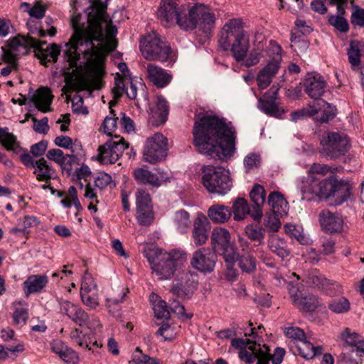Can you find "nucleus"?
Returning a JSON list of instances; mask_svg holds the SVG:
<instances>
[{
	"instance_id": "nucleus-1",
	"label": "nucleus",
	"mask_w": 364,
	"mask_h": 364,
	"mask_svg": "<svg viewBox=\"0 0 364 364\" xmlns=\"http://www.w3.org/2000/svg\"><path fill=\"white\" fill-rule=\"evenodd\" d=\"M193 129L198 151L212 159L225 161L235 150V132L230 124L215 115L196 114Z\"/></svg>"
},
{
	"instance_id": "nucleus-2",
	"label": "nucleus",
	"mask_w": 364,
	"mask_h": 364,
	"mask_svg": "<svg viewBox=\"0 0 364 364\" xmlns=\"http://www.w3.org/2000/svg\"><path fill=\"white\" fill-rule=\"evenodd\" d=\"M106 9L105 5L97 6L93 4L91 11L87 14V27H85L84 23L80 21L81 14L73 16L71 24L74 33L70 41L65 44V48L63 50L65 65L61 69L64 72L77 66L80 55H83V50H85L87 41H90L91 38L99 40L102 38V28L100 24L104 19Z\"/></svg>"
},
{
	"instance_id": "nucleus-3",
	"label": "nucleus",
	"mask_w": 364,
	"mask_h": 364,
	"mask_svg": "<svg viewBox=\"0 0 364 364\" xmlns=\"http://www.w3.org/2000/svg\"><path fill=\"white\" fill-rule=\"evenodd\" d=\"M107 10V9H105ZM102 38L99 40L91 38L85 43V50H83V59L87 71L88 77L93 82V87L99 89L101 79L105 73L104 61L106 55L117 47L114 36L117 33L116 26L108 21L106 11L104 19L100 22Z\"/></svg>"
},
{
	"instance_id": "nucleus-4",
	"label": "nucleus",
	"mask_w": 364,
	"mask_h": 364,
	"mask_svg": "<svg viewBox=\"0 0 364 364\" xmlns=\"http://www.w3.org/2000/svg\"><path fill=\"white\" fill-rule=\"evenodd\" d=\"M199 3L190 6L174 0H162L158 10V18L165 27L178 25L183 31H193L198 26Z\"/></svg>"
},
{
	"instance_id": "nucleus-5",
	"label": "nucleus",
	"mask_w": 364,
	"mask_h": 364,
	"mask_svg": "<svg viewBox=\"0 0 364 364\" xmlns=\"http://www.w3.org/2000/svg\"><path fill=\"white\" fill-rule=\"evenodd\" d=\"M218 42L224 50L230 48L236 61L240 62L247 56L250 40L240 19L232 18L225 23L220 31Z\"/></svg>"
},
{
	"instance_id": "nucleus-6",
	"label": "nucleus",
	"mask_w": 364,
	"mask_h": 364,
	"mask_svg": "<svg viewBox=\"0 0 364 364\" xmlns=\"http://www.w3.org/2000/svg\"><path fill=\"white\" fill-rule=\"evenodd\" d=\"M142 55L149 60L173 63L175 61L169 44L156 33L152 32L140 41Z\"/></svg>"
},
{
	"instance_id": "nucleus-7",
	"label": "nucleus",
	"mask_w": 364,
	"mask_h": 364,
	"mask_svg": "<svg viewBox=\"0 0 364 364\" xmlns=\"http://www.w3.org/2000/svg\"><path fill=\"white\" fill-rule=\"evenodd\" d=\"M202 183L212 193L226 194L232 188L229 171L221 166H204Z\"/></svg>"
},
{
	"instance_id": "nucleus-8",
	"label": "nucleus",
	"mask_w": 364,
	"mask_h": 364,
	"mask_svg": "<svg viewBox=\"0 0 364 364\" xmlns=\"http://www.w3.org/2000/svg\"><path fill=\"white\" fill-rule=\"evenodd\" d=\"M213 251L220 252L230 268L239 255L235 245L231 242V235L228 230L222 227L213 228L210 236Z\"/></svg>"
},
{
	"instance_id": "nucleus-9",
	"label": "nucleus",
	"mask_w": 364,
	"mask_h": 364,
	"mask_svg": "<svg viewBox=\"0 0 364 364\" xmlns=\"http://www.w3.org/2000/svg\"><path fill=\"white\" fill-rule=\"evenodd\" d=\"M186 259V255L181 251L164 252L151 269L159 279H170L174 275L177 267Z\"/></svg>"
},
{
	"instance_id": "nucleus-10",
	"label": "nucleus",
	"mask_w": 364,
	"mask_h": 364,
	"mask_svg": "<svg viewBox=\"0 0 364 364\" xmlns=\"http://www.w3.org/2000/svg\"><path fill=\"white\" fill-rule=\"evenodd\" d=\"M321 152L329 159H336L345 155L350 148L346 134L340 132H328L321 140Z\"/></svg>"
},
{
	"instance_id": "nucleus-11",
	"label": "nucleus",
	"mask_w": 364,
	"mask_h": 364,
	"mask_svg": "<svg viewBox=\"0 0 364 364\" xmlns=\"http://www.w3.org/2000/svg\"><path fill=\"white\" fill-rule=\"evenodd\" d=\"M128 144L118 136L108 140L99 147L98 160L102 164H112L117 161L126 149Z\"/></svg>"
},
{
	"instance_id": "nucleus-12",
	"label": "nucleus",
	"mask_w": 364,
	"mask_h": 364,
	"mask_svg": "<svg viewBox=\"0 0 364 364\" xmlns=\"http://www.w3.org/2000/svg\"><path fill=\"white\" fill-rule=\"evenodd\" d=\"M167 139L161 133L147 139L144 149V159L151 164L163 160L166 156Z\"/></svg>"
},
{
	"instance_id": "nucleus-13",
	"label": "nucleus",
	"mask_w": 364,
	"mask_h": 364,
	"mask_svg": "<svg viewBox=\"0 0 364 364\" xmlns=\"http://www.w3.org/2000/svg\"><path fill=\"white\" fill-rule=\"evenodd\" d=\"M197 287V276L189 272H183L173 282L171 292L178 298L189 299Z\"/></svg>"
},
{
	"instance_id": "nucleus-14",
	"label": "nucleus",
	"mask_w": 364,
	"mask_h": 364,
	"mask_svg": "<svg viewBox=\"0 0 364 364\" xmlns=\"http://www.w3.org/2000/svg\"><path fill=\"white\" fill-rule=\"evenodd\" d=\"M38 41L29 36H18L10 40L8 48L5 49V54L11 59L18 60V57L28 53L31 48H38Z\"/></svg>"
},
{
	"instance_id": "nucleus-15",
	"label": "nucleus",
	"mask_w": 364,
	"mask_h": 364,
	"mask_svg": "<svg viewBox=\"0 0 364 364\" xmlns=\"http://www.w3.org/2000/svg\"><path fill=\"white\" fill-rule=\"evenodd\" d=\"M217 261L215 251L208 247L197 250L193 253L191 259V266L203 273H210L214 270Z\"/></svg>"
},
{
	"instance_id": "nucleus-16",
	"label": "nucleus",
	"mask_w": 364,
	"mask_h": 364,
	"mask_svg": "<svg viewBox=\"0 0 364 364\" xmlns=\"http://www.w3.org/2000/svg\"><path fill=\"white\" fill-rule=\"evenodd\" d=\"M304 90L311 99L318 100L325 93L327 82L316 72L308 73L303 81Z\"/></svg>"
},
{
	"instance_id": "nucleus-17",
	"label": "nucleus",
	"mask_w": 364,
	"mask_h": 364,
	"mask_svg": "<svg viewBox=\"0 0 364 364\" xmlns=\"http://www.w3.org/2000/svg\"><path fill=\"white\" fill-rule=\"evenodd\" d=\"M318 220L321 229L327 233H341L344 230L345 223L340 213L324 209L320 212Z\"/></svg>"
},
{
	"instance_id": "nucleus-18",
	"label": "nucleus",
	"mask_w": 364,
	"mask_h": 364,
	"mask_svg": "<svg viewBox=\"0 0 364 364\" xmlns=\"http://www.w3.org/2000/svg\"><path fill=\"white\" fill-rule=\"evenodd\" d=\"M289 292L292 303L301 311H314L318 305V298L312 294H306L296 285L289 284Z\"/></svg>"
},
{
	"instance_id": "nucleus-19",
	"label": "nucleus",
	"mask_w": 364,
	"mask_h": 364,
	"mask_svg": "<svg viewBox=\"0 0 364 364\" xmlns=\"http://www.w3.org/2000/svg\"><path fill=\"white\" fill-rule=\"evenodd\" d=\"M279 89L272 86L258 100V108L264 114L274 117H281L284 110L276 102Z\"/></svg>"
},
{
	"instance_id": "nucleus-20",
	"label": "nucleus",
	"mask_w": 364,
	"mask_h": 364,
	"mask_svg": "<svg viewBox=\"0 0 364 364\" xmlns=\"http://www.w3.org/2000/svg\"><path fill=\"white\" fill-rule=\"evenodd\" d=\"M251 353L244 350L239 353V358L247 364L253 363L257 359V364H268L270 358L269 347L260 343H253L250 346Z\"/></svg>"
},
{
	"instance_id": "nucleus-21",
	"label": "nucleus",
	"mask_w": 364,
	"mask_h": 364,
	"mask_svg": "<svg viewBox=\"0 0 364 364\" xmlns=\"http://www.w3.org/2000/svg\"><path fill=\"white\" fill-rule=\"evenodd\" d=\"M60 312L68 316L73 321L80 326H89V316L79 306L68 300L59 301Z\"/></svg>"
},
{
	"instance_id": "nucleus-22",
	"label": "nucleus",
	"mask_w": 364,
	"mask_h": 364,
	"mask_svg": "<svg viewBox=\"0 0 364 364\" xmlns=\"http://www.w3.org/2000/svg\"><path fill=\"white\" fill-rule=\"evenodd\" d=\"M210 224L208 219L202 213L197 215L193 222L192 237L196 246L205 245L208 239Z\"/></svg>"
},
{
	"instance_id": "nucleus-23",
	"label": "nucleus",
	"mask_w": 364,
	"mask_h": 364,
	"mask_svg": "<svg viewBox=\"0 0 364 364\" xmlns=\"http://www.w3.org/2000/svg\"><path fill=\"white\" fill-rule=\"evenodd\" d=\"M146 70L147 79L158 88L166 87L172 80V75L167 70L155 64H148Z\"/></svg>"
},
{
	"instance_id": "nucleus-24",
	"label": "nucleus",
	"mask_w": 364,
	"mask_h": 364,
	"mask_svg": "<svg viewBox=\"0 0 364 364\" xmlns=\"http://www.w3.org/2000/svg\"><path fill=\"white\" fill-rule=\"evenodd\" d=\"M169 106L167 100L161 95L154 100V106L150 108L149 118L156 124L164 123L168 115Z\"/></svg>"
},
{
	"instance_id": "nucleus-25",
	"label": "nucleus",
	"mask_w": 364,
	"mask_h": 364,
	"mask_svg": "<svg viewBox=\"0 0 364 364\" xmlns=\"http://www.w3.org/2000/svg\"><path fill=\"white\" fill-rule=\"evenodd\" d=\"M198 22L199 28L205 33H210L215 23V16L210 7L199 3Z\"/></svg>"
},
{
	"instance_id": "nucleus-26",
	"label": "nucleus",
	"mask_w": 364,
	"mask_h": 364,
	"mask_svg": "<svg viewBox=\"0 0 364 364\" xmlns=\"http://www.w3.org/2000/svg\"><path fill=\"white\" fill-rule=\"evenodd\" d=\"M280 65L278 63H269L261 69L257 75V84L259 89H266L278 73Z\"/></svg>"
},
{
	"instance_id": "nucleus-27",
	"label": "nucleus",
	"mask_w": 364,
	"mask_h": 364,
	"mask_svg": "<svg viewBox=\"0 0 364 364\" xmlns=\"http://www.w3.org/2000/svg\"><path fill=\"white\" fill-rule=\"evenodd\" d=\"M53 99V95L49 88L41 87L38 88L33 96L32 100L36 107L43 112H47L50 111V105Z\"/></svg>"
},
{
	"instance_id": "nucleus-28",
	"label": "nucleus",
	"mask_w": 364,
	"mask_h": 364,
	"mask_svg": "<svg viewBox=\"0 0 364 364\" xmlns=\"http://www.w3.org/2000/svg\"><path fill=\"white\" fill-rule=\"evenodd\" d=\"M48 279L46 274H33L28 277L23 283V287L26 296L31 294L40 292L48 284Z\"/></svg>"
},
{
	"instance_id": "nucleus-29",
	"label": "nucleus",
	"mask_w": 364,
	"mask_h": 364,
	"mask_svg": "<svg viewBox=\"0 0 364 364\" xmlns=\"http://www.w3.org/2000/svg\"><path fill=\"white\" fill-rule=\"evenodd\" d=\"M267 203L271 208L270 212L276 213L277 215L287 216L289 204L281 193L271 192L268 196Z\"/></svg>"
},
{
	"instance_id": "nucleus-30",
	"label": "nucleus",
	"mask_w": 364,
	"mask_h": 364,
	"mask_svg": "<svg viewBox=\"0 0 364 364\" xmlns=\"http://www.w3.org/2000/svg\"><path fill=\"white\" fill-rule=\"evenodd\" d=\"M55 170L44 158L37 160L33 174L38 181L48 183L55 178Z\"/></svg>"
},
{
	"instance_id": "nucleus-31",
	"label": "nucleus",
	"mask_w": 364,
	"mask_h": 364,
	"mask_svg": "<svg viewBox=\"0 0 364 364\" xmlns=\"http://www.w3.org/2000/svg\"><path fill=\"white\" fill-rule=\"evenodd\" d=\"M232 215L230 208L225 205L214 204L208 210V216L214 223H225Z\"/></svg>"
},
{
	"instance_id": "nucleus-32",
	"label": "nucleus",
	"mask_w": 364,
	"mask_h": 364,
	"mask_svg": "<svg viewBox=\"0 0 364 364\" xmlns=\"http://www.w3.org/2000/svg\"><path fill=\"white\" fill-rule=\"evenodd\" d=\"M136 182L139 184L149 185L153 187H159L161 185L163 178H160L156 174L149 170L140 168L134 172Z\"/></svg>"
},
{
	"instance_id": "nucleus-33",
	"label": "nucleus",
	"mask_w": 364,
	"mask_h": 364,
	"mask_svg": "<svg viewBox=\"0 0 364 364\" xmlns=\"http://www.w3.org/2000/svg\"><path fill=\"white\" fill-rule=\"evenodd\" d=\"M299 354L306 360L313 358L317 355H320L323 352V348L321 346L314 347L311 343L308 341L305 338L301 341H300L296 345Z\"/></svg>"
},
{
	"instance_id": "nucleus-34",
	"label": "nucleus",
	"mask_w": 364,
	"mask_h": 364,
	"mask_svg": "<svg viewBox=\"0 0 364 364\" xmlns=\"http://www.w3.org/2000/svg\"><path fill=\"white\" fill-rule=\"evenodd\" d=\"M269 250L281 258L287 257L289 255L286 241L276 235H272L268 239Z\"/></svg>"
},
{
	"instance_id": "nucleus-35",
	"label": "nucleus",
	"mask_w": 364,
	"mask_h": 364,
	"mask_svg": "<svg viewBox=\"0 0 364 364\" xmlns=\"http://www.w3.org/2000/svg\"><path fill=\"white\" fill-rule=\"evenodd\" d=\"M350 195V187L348 183L342 181H336L332 191L331 197L335 199L336 205H341L348 200Z\"/></svg>"
},
{
	"instance_id": "nucleus-36",
	"label": "nucleus",
	"mask_w": 364,
	"mask_h": 364,
	"mask_svg": "<svg viewBox=\"0 0 364 364\" xmlns=\"http://www.w3.org/2000/svg\"><path fill=\"white\" fill-rule=\"evenodd\" d=\"M316 178L314 176L304 179L299 185L303 195V199L311 200L316 196Z\"/></svg>"
},
{
	"instance_id": "nucleus-37",
	"label": "nucleus",
	"mask_w": 364,
	"mask_h": 364,
	"mask_svg": "<svg viewBox=\"0 0 364 364\" xmlns=\"http://www.w3.org/2000/svg\"><path fill=\"white\" fill-rule=\"evenodd\" d=\"M326 278L316 269H311L305 274L303 282L311 287H316L322 289L326 282Z\"/></svg>"
},
{
	"instance_id": "nucleus-38",
	"label": "nucleus",
	"mask_w": 364,
	"mask_h": 364,
	"mask_svg": "<svg viewBox=\"0 0 364 364\" xmlns=\"http://www.w3.org/2000/svg\"><path fill=\"white\" fill-rule=\"evenodd\" d=\"M46 157L50 161H53L60 166H65L66 164H71L75 160L74 155H65L63 151L59 149H51L48 151Z\"/></svg>"
},
{
	"instance_id": "nucleus-39",
	"label": "nucleus",
	"mask_w": 364,
	"mask_h": 364,
	"mask_svg": "<svg viewBox=\"0 0 364 364\" xmlns=\"http://www.w3.org/2000/svg\"><path fill=\"white\" fill-rule=\"evenodd\" d=\"M336 181L333 178H325L321 181L316 179V196L324 198H331Z\"/></svg>"
},
{
	"instance_id": "nucleus-40",
	"label": "nucleus",
	"mask_w": 364,
	"mask_h": 364,
	"mask_svg": "<svg viewBox=\"0 0 364 364\" xmlns=\"http://www.w3.org/2000/svg\"><path fill=\"white\" fill-rule=\"evenodd\" d=\"M27 26L30 33L35 34L40 38H43L46 35L53 37L56 34L55 27L51 26L46 31L43 28H40L38 20L36 18H30L27 21Z\"/></svg>"
},
{
	"instance_id": "nucleus-41",
	"label": "nucleus",
	"mask_w": 364,
	"mask_h": 364,
	"mask_svg": "<svg viewBox=\"0 0 364 364\" xmlns=\"http://www.w3.org/2000/svg\"><path fill=\"white\" fill-rule=\"evenodd\" d=\"M70 338L72 342L80 348L92 350V347L90 346L92 339L89 334L84 333L82 331L75 328L70 333Z\"/></svg>"
},
{
	"instance_id": "nucleus-42",
	"label": "nucleus",
	"mask_w": 364,
	"mask_h": 364,
	"mask_svg": "<svg viewBox=\"0 0 364 364\" xmlns=\"http://www.w3.org/2000/svg\"><path fill=\"white\" fill-rule=\"evenodd\" d=\"M246 235L252 241L258 242L259 245L263 243L265 230L264 228L257 225H248L245 228Z\"/></svg>"
},
{
	"instance_id": "nucleus-43",
	"label": "nucleus",
	"mask_w": 364,
	"mask_h": 364,
	"mask_svg": "<svg viewBox=\"0 0 364 364\" xmlns=\"http://www.w3.org/2000/svg\"><path fill=\"white\" fill-rule=\"evenodd\" d=\"M174 223L179 232H186L191 225L189 213L183 210L177 211L174 215Z\"/></svg>"
},
{
	"instance_id": "nucleus-44",
	"label": "nucleus",
	"mask_w": 364,
	"mask_h": 364,
	"mask_svg": "<svg viewBox=\"0 0 364 364\" xmlns=\"http://www.w3.org/2000/svg\"><path fill=\"white\" fill-rule=\"evenodd\" d=\"M249 212V205L244 198H237L232 205V213L235 220H241L245 218Z\"/></svg>"
},
{
	"instance_id": "nucleus-45",
	"label": "nucleus",
	"mask_w": 364,
	"mask_h": 364,
	"mask_svg": "<svg viewBox=\"0 0 364 364\" xmlns=\"http://www.w3.org/2000/svg\"><path fill=\"white\" fill-rule=\"evenodd\" d=\"M1 144L8 150L14 153H18L21 147L17 141L16 136L6 129L2 138L0 139Z\"/></svg>"
},
{
	"instance_id": "nucleus-46",
	"label": "nucleus",
	"mask_w": 364,
	"mask_h": 364,
	"mask_svg": "<svg viewBox=\"0 0 364 364\" xmlns=\"http://www.w3.org/2000/svg\"><path fill=\"white\" fill-rule=\"evenodd\" d=\"M243 164L246 173H253L260 166L261 156L256 153H250L244 158Z\"/></svg>"
},
{
	"instance_id": "nucleus-47",
	"label": "nucleus",
	"mask_w": 364,
	"mask_h": 364,
	"mask_svg": "<svg viewBox=\"0 0 364 364\" xmlns=\"http://www.w3.org/2000/svg\"><path fill=\"white\" fill-rule=\"evenodd\" d=\"M136 209L151 208V199L148 191L143 188H139L136 191Z\"/></svg>"
},
{
	"instance_id": "nucleus-48",
	"label": "nucleus",
	"mask_w": 364,
	"mask_h": 364,
	"mask_svg": "<svg viewBox=\"0 0 364 364\" xmlns=\"http://www.w3.org/2000/svg\"><path fill=\"white\" fill-rule=\"evenodd\" d=\"M60 53V49L59 46L55 44H52L42 51L41 58L42 62L46 65L47 63L56 62Z\"/></svg>"
},
{
	"instance_id": "nucleus-49",
	"label": "nucleus",
	"mask_w": 364,
	"mask_h": 364,
	"mask_svg": "<svg viewBox=\"0 0 364 364\" xmlns=\"http://www.w3.org/2000/svg\"><path fill=\"white\" fill-rule=\"evenodd\" d=\"M282 217V215H277L276 213H267L264 219V225L269 231L277 232L281 228L280 218Z\"/></svg>"
},
{
	"instance_id": "nucleus-50",
	"label": "nucleus",
	"mask_w": 364,
	"mask_h": 364,
	"mask_svg": "<svg viewBox=\"0 0 364 364\" xmlns=\"http://www.w3.org/2000/svg\"><path fill=\"white\" fill-rule=\"evenodd\" d=\"M251 201L256 205H263L265 202L266 191L259 184H255L250 193Z\"/></svg>"
},
{
	"instance_id": "nucleus-51",
	"label": "nucleus",
	"mask_w": 364,
	"mask_h": 364,
	"mask_svg": "<svg viewBox=\"0 0 364 364\" xmlns=\"http://www.w3.org/2000/svg\"><path fill=\"white\" fill-rule=\"evenodd\" d=\"M142 252L152 267L153 264L159 260V257H160L161 255L164 254V252H162L153 245H146L144 247Z\"/></svg>"
},
{
	"instance_id": "nucleus-52",
	"label": "nucleus",
	"mask_w": 364,
	"mask_h": 364,
	"mask_svg": "<svg viewBox=\"0 0 364 364\" xmlns=\"http://www.w3.org/2000/svg\"><path fill=\"white\" fill-rule=\"evenodd\" d=\"M328 23L341 33H346L349 30L348 22L341 15H331L328 18Z\"/></svg>"
},
{
	"instance_id": "nucleus-53",
	"label": "nucleus",
	"mask_w": 364,
	"mask_h": 364,
	"mask_svg": "<svg viewBox=\"0 0 364 364\" xmlns=\"http://www.w3.org/2000/svg\"><path fill=\"white\" fill-rule=\"evenodd\" d=\"M129 77L124 75V77H119L115 78V85L112 88V93L114 99L117 100L124 93L125 89L128 87L129 82H127L131 80Z\"/></svg>"
},
{
	"instance_id": "nucleus-54",
	"label": "nucleus",
	"mask_w": 364,
	"mask_h": 364,
	"mask_svg": "<svg viewBox=\"0 0 364 364\" xmlns=\"http://www.w3.org/2000/svg\"><path fill=\"white\" fill-rule=\"evenodd\" d=\"M328 308L337 314L347 312L350 309V302L346 298L341 297L331 301Z\"/></svg>"
},
{
	"instance_id": "nucleus-55",
	"label": "nucleus",
	"mask_w": 364,
	"mask_h": 364,
	"mask_svg": "<svg viewBox=\"0 0 364 364\" xmlns=\"http://www.w3.org/2000/svg\"><path fill=\"white\" fill-rule=\"evenodd\" d=\"M154 218V212L151 208L136 209V219L141 225L149 226Z\"/></svg>"
},
{
	"instance_id": "nucleus-56",
	"label": "nucleus",
	"mask_w": 364,
	"mask_h": 364,
	"mask_svg": "<svg viewBox=\"0 0 364 364\" xmlns=\"http://www.w3.org/2000/svg\"><path fill=\"white\" fill-rule=\"evenodd\" d=\"M319 111V108L316 106H309V107L304 108L291 113V120L296 122L306 117L314 116Z\"/></svg>"
},
{
	"instance_id": "nucleus-57",
	"label": "nucleus",
	"mask_w": 364,
	"mask_h": 364,
	"mask_svg": "<svg viewBox=\"0 0 364 364\" xmlns=\"http://www.w3.org/2000/svg\"><path fill=\"white\" fill-rule=\"evenodd\" d=\"M348 60L353 67H358L360 63V49L359 44L351 43L348 50Z\"/></svg>"
},
{
	"instance_id": "nucleus-58",
	"label": "nucleus",
	"mask_w": 364,
	"mask_h": 364,
	"mask_svg": "<svg viewBox=\"0 0 364 364\" xmlns=\"http://www.w3.org/2000/svg\"><path fill=\"white\" fill-rule=\"evenodd\" d=\"M0 57L8 63V65L1 69V75L3 76H8L12 70L17 68V60L16 59H11L9 55H6L4 47L0 48Z\"/></svg>"
},
{
	"instance_id": "nucleus-59",
	"label": "nucleus",
	"mask_w": 364,
	"mask_h": 364,
	"mask_svg": "<svg viewBox=\"0 0 364 364\" xmlns=\"http://www.w3.org/2000/svg\"><path fill=\"white\" fill-rule=\"evenodd\" d=\"M238 259V264L240 268L246 272H252L256 267L255 259L250 255H242L238 257L236 260Z\"/></svg>"
},
{
	"instance_id": "nucleus-60",
	"label": "nucleus",
	"mask_w": 364,
	"mask_h": 364,
	"mask_svg": "<svg viewBox=\"0 0 364 364\" xmlns=\"http://www.w3.org/2000/svg\"><path fill=\"white\" fill-rule=\"evenodd\" d=\"M284 333L287 337L292 339L294 344L296 345L306 338L304 331L299 327H289L285 328Z\"/></svg>"
},
{
	"instance_id": "nucleus-61",
	"label": "nucleus",
	"mask_w": 364,
	"mask_h": 364,
	"mask_svg": "<svg viewBox=\"0 0 364 364\" xmlns=\"http://www.w3.org/2000/svg\"><path fill=\"white\" fill-rule=\"evenodd\" d=\"M83 304L91 309H95L99 305L98 290H94L90 293L80 294Z\"/></svg>"
},
{
	"instance_id": "nucleus-62",
	"label": "nucleus",
	"mask_w": 364,
	"mask_h": 364,
	"mask_svg": "<svg viewBox=\"0 0 364 364\" xmlns=\"http://www.w3.org/2000/svg\"><path fill=\"white\" fill-rule=\"evenodd\" d=\"M282 48L274 41H269V46L267 49V53L272 59L269 63H278V65H281L282 55H281Z\"/></svg>"
},
{
	"instance_id": "nucleus-63",
	"label": "nucleus",
	"mask_w": 364,
	"mask_h": 364,
	"mask_svg": "<svg viewBox=\"0 0 364 364\" xmlns=\"http://www.w3.org/2000/svg\"><path fill=\"white\" fill-rule=\"evenodd\" d=\"M341 337L346 344L350 346L358 345L363 339L361 336L355 332H350L348 328H346L341 333Z\"/></svg>"
},
{
	"instance_id": "nucleus-64",
	"label": "nucleus",
	"mask_w": 364,
	"mask_h": 364,
	"mask_svg": "<svg viewBox=\"0 0 364 364\" xmlns=\"http://www.w3.org/2000/svg\"><path fill=\"white\" fill-rule=\"evenodd\" d=\"M350 20L354 26L364 27V9L358 6H353Z\"/></svg>"
}]
</instances>
